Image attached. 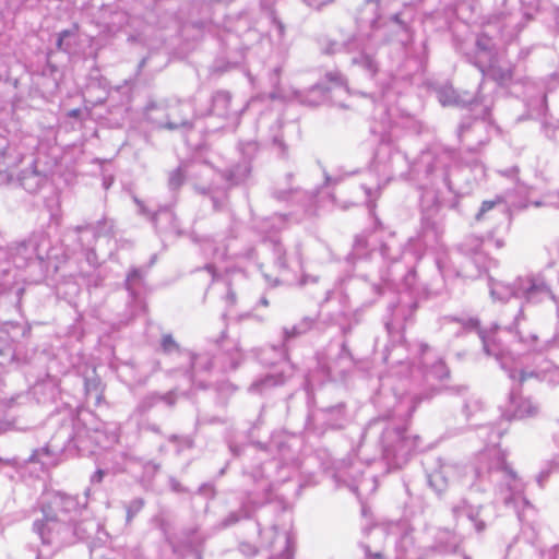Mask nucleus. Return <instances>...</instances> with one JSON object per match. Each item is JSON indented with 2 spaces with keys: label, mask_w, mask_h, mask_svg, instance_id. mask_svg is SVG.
Here are the masks:
<instances>
[{
  "label": "nucleus",
  "mask_w": 559,
  "mask_h": 559,
  "mask_svg": "<svg viewBox=\"0 0 559 559\" xmlns=\"http://www.w3.org/2000/svg\"><path fill=\"white\" fill-rule=\"evenodd\" d=\"M87 404L98 405L102 402V392L97 379H86L85 381Z\"/></svg>",
  "instance_id": "16"
},
{
  "label": "nucleus",
  "mask_w": 559,
  "mask_h": 559,
  "mask_svg": "<svg viewBox=\"0 0 559 559\" xmlns=\"http://www.w3.org/2000/svg\"><path fill=\"white\" fill-rule=\"evenodd\" d=\"M260 304H261L262 306L266 307V306H269V300H267L265 297H262V298L260 299Z\"/></svg>",
  "instance_id": "49"
},
{
  "label": "nucleus",
  "mask_w": 559,
  "mask_h": 559,
  "mask_svg": "<svg viewBox=\"0 0 559 559\" xmlns=\"http://www.w3.org/2000/svg\"><path fill=\"white\" fill-rule=\"evenodd\" d=\"M330 415L343 416V405L333 406L329 409Z\"/></svg>",
  "instance_id": "35"
},
{
  "label": "nucleus",
  "mask_w": 559,
  "mask_h": 559,
  "mask_svg": "<svg viewBox=\"0 0 559 559\" xmlns=\"http://www.w3.org/2000/svg\"><path fill=\"white\" fill-rule=\"evenodd\" d=\"M464 326L466 329L477 330L478 336L483 343L484 353L487 356L495 357L498 360H500L503 357L504 348L502 347V345L498 343L495 337L490 336L485 331L479 329V321L477 319H468L464 323Z\"/></svg>",
  "instance_id": "8"
},
{
  "label": "nucleus",
  "mask_w": 559,
  "mask_h": 559,
  "mask_svg": "<svg viewBox=\"0 0 559 559\" xmlns=\"http://www.w3.org/2000/svg\"><path fill=\"white\" fill-rule=\"evenodd\" d=\"M340 51H344V41L342 44L337 41H329L323 48V52L326 55H334Z\"/></svg>",
  "instance_id": "29"
},
{
  "label": "nucleus",
  "mask_w": 559,
  "mask_h": 559,
  "mask_svg": "<svg viewBox=\"0 0 559 559\" xmlns=\"http://www.w3.org/2000/svg\"><path fill=\"white\" fill-rule=\"evenodd\" d=\"M544 205L559 209V190L544 195Z\"/></svg>",
  "instance_id": "28"
},
{
  "label": "nucleus",
  "mask_w": 559,
  "mask_h": 559,
  "mask_svg": "<svg viewBox=\"0 0 559 559\" xmlns=\"http://www.w3.org/2000/svg\"><path fill=\"white\" fill-rule=\"evenodd\" d=\"M490 294L498 300L515 297L525 298L527 302L540 301L546 296L554 297L547 284L537 277H519L512 284L492 282Z\"/></svg>",
  "instance_id": "2"
},
{
  "label": "nucleus",
  "mask_w": 559,
  "mask_h": 559,
  "mask_svg": "<svg viewBox=\"0 0 559 559\" xmlns=\"http://www.w3.org/2000/svg\"><path fill=\"white\" fill-rule=\"evenodd\" d=\"M226 299L230 305H234L236 302V295L234 292L229 290L226 295Z\"/></svg>",
  "instance_id": "37"
},
{
  "label": "nucleus",
  "mask_w": 559,
  "mask_h": 559,
  "mask_svg": "<svg viewBox=\"0 0 559 559\" xmlns=\"http://www.w3.org/2000/svg\"><path fill=\"white\" fill-rule=\"evenodd\" d=\"M241 358H242V356H241V354L239 353V354H238V357H237V360H234V361L231 362L233 368H236V367L238 366V364H239V361L241 360Z\"/></svg>",
  "instance_id": "46"
},
{
  "label": "nucleus",
  "mask_w": 559,
  "mask_h": 559,
  "mask_svg": "<svg viewBox=\"0 0 559 559\" xmlns=\"http://www.w3.org/2000/svg\"><path fill=\"white\" fill-rule=\"evenodd\" d=\"M140 207H141V211L144 212V206L143 204L139 203Z\"/></svg>",
  "instance_id": "52"
},
{
  "label": "nucleus",
  "mask_w": 559,
  "mask_h": 559,
  "mask_svg": "<svg viewBox=\"0 0 559 559\" xmlns=\"http://www.w3.org/2000/svg\"><path fill=\"white\" fill-rule=\"evenodd\" d=\"M522 319H524V314H523V309L521 307L518 310V313L514 318V322L511 325L506 326V330L511 333H514L520 343H523V344L527 345L528 347H535V345L537 344V341H538V336L532 332L524 333L523 330L519 329L520 321Z\"/></svg>",
  "instance_id": "10"
},
{
  "label": "nucleus",
  "mask_w": 559,
  "mask_h": 559,
  "mask_svg": "<svg viewBox=\"0 0 559 559\" xmlns=\"http://www.w3.org/2000/svg\"><path fill=\"white\" fill-rule=\"evenodd\" d=\"M309 7L321 9L323 5L332 2V0H304Z\"/></svg>",
  "instance_id": "33"
},
{
  "label": "nucleus",
  "mask_w": 559,
  "mask_h": 559,
  "mask_svg": "<svg viewBox=\"0 0 559 559\" xmlns=\"http://www.w3.org/2000/svg\"><path fill=\"white\" fill-rule=\"evenodd\" d=\"M371 36L354 35L344 41V51L349 56L350 64L360 69L369 78H374L380 62L370 47Z\"/></svg>",
  "instance_id": "4"
},
{
  "label": "nucleus",
  "mask_w": 559,
  "mask_h": 559,
  "mask_svg": "<svg viewBox=\"0 0 559 559\" xmlns=\"http://www.w3.org/2000/svg\"><path fill=\"white\" fill-rule=\"evenodd\" d=\"M274 255H275V263L280 269H286L287 267V261L285 257V250L281 245L274 246Z\"/></svg>",
  "instance_id": "26"
},
{
  "label": "nucleus",
  "mask_w": 559,
  "mask_h": 559,
  "mask_svg": "<svg viewBox=\"0 0 559 559\" xmlns=\"http://www.w3.org/2000/svg\"><path fill=\"white\" fill-rule=\"evenodd\" d=\"M78 27L74 26L72 29H64L58 34L57 48L62 51H69L71 49L70 43L67 40L76 34Z\"/></svg>",
  "instance_id": "22"
},
{
  "label": "nucleus",
  "mask_w": 559,
  "mask_h": 559,
  "mask_svg": "<svg viewBox=\"0 0 559 559\" xmlns=\"http://www.w3.org/2000/svg\"><path fill=\"white\" fill-rule=\"evenodd\" d=\"M298 98L300 99V102L308 103L309 105H312V106L319 104V100H307V99L302 98L301 95H298Z\"/></svg>",
  "instance_id": "42"
},
{
  "label": "nucleus",
  "mask_w": 559,
  "mask_h": 559,
  "mask_svg": "<svg viewBox=\"0 0 559 559\" xmlns=\"http://www.w3.org/2000/svg\"><path fill=\"white\" fill-rule=\"evenodd\" d=\"M247 165H237L228 171L222 174L216 171L210 165L199 164L189 167L188 179L195 192L202 195H210L213 201V207L217 211L222 209V203L214 197L218 191V179H225L229 187L243 181L249 176Z\"/></svg>",
  "instance_id": "1"
},
{
  "label": "nucleus",
  "mask_w": 559,
  "mask_h": 559,
  "mask_svg": "<svg viewBox=\"0 0 559 559\" xmlns=\"http://www.w3.org/2000/svg\"><path fill=\"white\" fill-rule=\"evenodd\" d=\"M168 130H177L180 128H191V122L188 118L187 111L182 106L174 108L167 116V121L164 124Z\"/></svg>",
  "instance_id": "12"
},
{
  "label": "nucleus",
  "mask_w": 559,
  "mask_h": 559,
  "mask_svg": "<svg viewBox=\"0 0 559 559\" xmlns=\"http://www.w3.org/2000/svg\"><path fill=\"white\" fill-rule=\"evenodd\" d=\"M377 292L380 294V287L376 286Z\"/></svg>",
  "instance_id": "53"
},
{
  "label": "nucleus",
  "mask_w": 559,
  "mask_h": 559,
  "mask_svg": "<svg viewBox=\"0 0 559 559\" xmlns=\"http://www.w3.org/2000/svg\"><path fill=\"white\" fill-rule=\"evenodd\" d=\"M107 225V222L98 221L96 224H86L82 226H76L74 228L75 233L80 236L79 240L82 245H84V239L81 236L82 234L90 233L92 234L93 239H96L98 236H100L105 231V227Z\"/></svg>",
  "instance_id": "14"
},
{
  "label": "nucleus",
  "mask_w": 559,
  "mask_h": 559,
  "mask_svg": "<svg viewBox=\"0 0 559 559\" xmlns=\"http://www.w3.org/2000/svg\"><path fill=\"white\" fill-rule=\"evenodd\" d=\"M160 369V362L158 360L152 361V372H155Z\"/></svg>",
  "instance_id": "40"
},
{
  "label": "nucleus",
  "mask_w": 559,
  "mask_h": 559,
  "mask_svg": "<svg viewBox=\"0 0 559 559\" xmlns=\"http://www.w3.org/2000/svg\"><path fill=\"white\" fill-rule=\"evenodd\" d=\"M483 240L477 236H468L460 245V250L468 255H474L480 252Z\"/></svg>",
  "instance_id": "17"
},
{
  "label": "nucleus",
  "mask_w": 559,
  "mask_h": 559,
  "mask_svg": "<svg viewBox=\"0 0 559 559\" xmlns=\"http://www.w3.org/2000/svg\"><path fill=\"white\" fill-rule=\"evenodd\" d=\"M326 78L330 80V81H333V82H338L341 80V74L338 72H335V73H328L326 74Z\"/></svg>",
  "instance_id": "36"
},
{
  "label": "nucleus",
  "mask_w": 559,
  "mask_h": 559,
  "mask_svg": "<svg viewBox=\"0 0 559 559\" xmlns=\"http://www.w3.org/2000/svg\"><path fill=\"white\" fill-rule=\"evenodd\" d=\"M495 74L497 75V79L501 83L508 82L512 79V70L511 69L501 70L499 73L496 72Z\"/></svg>",
  "instance_id": "32"
},
{
  "label": "nucleus",
  "mask_w": 559,
  "mask_h": 559,
  "mask_svg": "<svg viewBox=\"0 0 559 559\" xmlns=\"http://www.w3.org/2000/svg\"><path fill=\"white\" fill-rule=\"evenodd\" d=\"M509 419H523L535 417L539 414V407L530 397L511 393L507 408Z\"/></svg>",
  "instance_id": "6"
},
{
  "label": "nucleus",
  "mask_w": 559,
  "mask_h": 559,
  "mask_svg": "<svg viewBox=\"0 0 559 559\" xmlns=\"http://www.w3.org/2000/svg\"><path fill=\"white\" fill-rule=\"evenodd\" d=\"M94 257H95V252H94V250H88V251H87V254H86V258H87V261H88L90 263H92V262H93Z\"/></svg>",
  "instance_id": "43"
},
{
  "label": "nucleus",
  "mask_w": 559,
  "mask_h": 559,
  "mask_svg": "<svg viewBox=\"0 0 559 559\" xmlns=\"http://www.w3.org/2000/svg\"><path fill=\"white\" fill-rule=\"evenodd\" d=\"M145 63H146V58H144V59H142V60H141V62H140V64H139V68H140V69H141V68H143V67L145 66Z\"/></svg>",
  "instance_id": "51"
},
{
  "label": "nucleus",
  "mask_w": 559,
  "mask_h": 559,
  "mask_svg": "<svg viewBox=\"0 0 559 559\" xmlns=\"http://www.w3.org/2000/svg\"><path fill=\"white\" fill-rule=\"evenodd\" d=\"M428 377L437 380H445L450 376V370L443 360L436 361L428 370Z\"/></svg>",
  "instance_id": "18"
},
{
  "label": "nucleus",
  "mask_w": 559,
  "mask_h": 559,
  "mask_svg": "<svg viewBox=\"0 0 559 559\" xmlns=\"http://www.w3.org/2000/svg\"><path fill=\"white\" fill-rule=\"evenodd\" d=\"M495 246H496L497 248H502V247L504 246V242H503V240H502V239H496V240H495Z\"/></svg>",
  "instance_id": "45"
},
{
  "label": "nucleus",
  "mask_w": 559,
  "mask_h": 559,
  "mask_svg": "<svg viewBox=\"0 0 559 559\" xmlns=\"http://www.w3.org/2000/svg\"><path fill=\"white\" fill-rule=\"evenodd\" d=\"M141 280V273L139 270L134 269L132 270L128 276H127V281H126V286H127V289L132 292V285L140 281Z\"/></svg>",
  "instance_id": "30"
},
{
  "label": "nucleus",
  "mask_w": 559,
  "mask_h": 559,
  "mask_svg": "<svg viewBox=\"0 0 559 559\" xmlns=\"http://www.w3.org/2000/svg\"><path fill=\"white\" fill-rule=\"evenodd\" d=\"M27 250V243L23 242L19 246L17 252L24 254Z\"/></svg>",
  "instance_id": "41"
},
{
  "label": "nucleus",
  "mask_w": 559,
  "mask_h": 559,
  "mask_svg": "<svg viewBox=\"0 0 559 559\" xmlns=\"http://www.w3.org/2000/svg\"><path fill=\"white\" fill-rule=\"evenodd\" d=\"M310 93L311 94H320L321 96L323 95V90L320 85H316L313 86L311 90H310Z\"/></svg>",
  "instance_id": "39"
},
{
  "label": "nucleus",
  "mask_w": 559,
  "mask_h": 559,
  "mask_svg": "<svg viewBox=\"0 0 559 559\" xmlns=\"http://www.w3.org/2000/svg\"><path fill=\"white\" fill-rule=\"evenodd\" d=\"M246 107L247 105L239 110L233 109L230 93L227 91H217L213 94L211 99L210 115L236 123Z\"/></svg>",
  "instance_id": "5"
},
{
  "label": "nucleus",
  "mask_w": 559,
  "mask_h": 559,
  "mask_svg": "<svg viewBox=\"0 0 559 559\" xmlns=\"http://www.w3.org/2000/svg\"><path fill=\"white\" fill-rule=\"evenodd\" d=\"M511 379H518L520 383H523L530 378H536V379H543L544 372L543 371H536V370H528V369H522V370H511L509 373Z\"/></svg>",
  "instance_id": "19"
},
{
  "label": "nucleus",
  "mask_w": 559,
  "mask_h": 559,
  "mask_svg": "<svg viewBox=\"0 0 559 559\" xmlns=\"http://www.w3.org/2000/svg\"><path fill=\"white\" fill-rule=\"evenodd\" d=\"M275 24H276L280 35H283L284 34V25L278 21H276Z\"/></svg>",
  "instance_id": "44"
},
{
  "label": "nucleus",
  "mask_w": 559,
  "mask_h": 559,
  "mask_svg": "<svg viewBox=\"0 0 559 559\" xmlns=\"http://www.w3.org/2000/svg\"><path fill=\"white\" fill-rule=\"evenodd\" d=\"M96 477H97V480L98 481H102L103 477H104V472L102 469H98L96 472Z\"/></svg>",
  "instance_id": "47"
},
{
  "label": "nucleus",
  "mask_w": 559,
  "mask_h": 559,
  "mask_svg": "<svg viewBox=\"0 0 559 559\" xmlns=\"http://www.w3.org/2000/svg\"><path fill=\"white\" fill-rule=\"evenodd\" d=\"M369 26L374 36H379L386 43H397L406 46L412 41V31L408 21L403 13H394L384 16L383 13H377L370 19Z\"/></svg>",
  "instance_id": "3"
},
{
  "label": "nucleus",
  "mask_w": 559,
  "mask_h": 559,
  "mask_svg": "<svg viewBox=\"0 0 559 559\" xmlns=\"http://www.w3.org/2000/svg\"><path fill=\"white\" fill-rule=\"evenodd\" d=\"M383 1L384 0H367V5L366 8H364V11H367V8L371 7V9L374 11V16L377 15V13H383L380 7V3Z\"/></svg>",
  "instance_id": "31"
},
{
  "label": "nucleus",
  "mask_w": 559,
  "mask_h": 559,
  "mask_svg": "<svg viewBox=\"0 0 559 559\" xmlns=\"http://www.w3.org/2000/svg\"><path fill=\"white\" fill-rule=\"evenodd\" d=\"M316 324V319L311 317L302 318L297 324L292 328H284V341H289L290 338L298 337L300 335L306 334L310 330L313 329Z\"/></svg>",
  "instance_id": "13"
},
{
  "label": "nucleus",
  "mask_w": 559,
  "mask_h": 559,
  "mask_svg": "<svg viewBox=\"0 0 559 559\" xmlns=\"http://www.w3.org/2000/svg\"><path fill=\"white\" fill-rule=\"evenodd\" d=\"M160 401H165L168 405H171L174 403L171 394H168L166 396H157L154 394L145 397L139 407L141 409H147Z\"/></svg>",
  "instance_id": "23"
},
{
  "label": "nucleus",
  "mask_w": 559,
  "mask_h": 559,
  "mask_svg": "<svg viewBox=\"0 0 559 559\" xmlns=\"http://www.w3.org/2000/svg\"><path fill=\"white\" fill-rule=\"evenodd\" d=\"M212 255L216 259H225L227 255V249L226 247L223 248H214L212 251Z\"/></svg>",
  "instance_id": "34"
},
{
  "label": "nucleus",
  "mask_w": 559,
  "mask_h": 559,
  "mask_svg": "<svg viewBox=\"0 0 559 559\" xmlns=\"http://www.w3.org/2000/svg\"><path fill=\"white\" fill-rule=\"evenodd\" d=\"M368 239L365 234L357 235L354 240L353 251L357 258H364L367 255Z\"/></svg>",
  "instance_id": "21"
},
{
  "label": "nucleus",
  "mask_w": 559,
  "mask_h": 559,
  "mask_svg": "<svg viewBox=\"0 0 559 559\" xmlns=\"http://www.w3.org/2000/svg\"><path fill=\"white\" fill-rule=\"evenodd\" d=\"M21 185L29 192H36L46 181V176L34 168L25 169L20 178Z\"/></svg>",
  "instance_id": "11"
},
{
  "label": "nucleus",
  "mask_w": 559,
  "mask_h": 559,
  "mask_svg": "<svg viewBox=\"0 0 559 559\" xmlns=\"http://www.w3.org/2000/svg\"><path fill=\"white\" fill-rule=\"evenodd\" d=\"M477 45H478V47H479V48H481V49H486V48H487V47H486V45L483 43V39H478V40H477Z\"/></svg>",
  "instance_id": "50"
},
{
  "label": "nucleus",
  "mask_w": 559,
  "mask_h": 559,
  "mask_svg": "<svg viewBox=\"0 0 559 559\" xmlns=\"http://www.w3.org/2000/svg\"><path fill=\"white\" fill-rule=\"evenodd\" d=\"M500 201H501L500 199H497V200H495V201H484V202L481 203V206H480V209H479L478 213L476 214V219H477V221H480L481 218H484L485 214H486L488 211L492 210V209L495 207V205H496L497 203H499Z\"/></svg>",
  "instance_id": "27"
},
{
  "label": "nucleus",
  "mask_w": 559,
  "mask_h": 559,
  "mask_svg": "<svg viewBox=\"0 0 559 559\" xmlns=\"http://www.w3.org/2000/svg\"><path fill=\"white\" fill-rule=\"evenodd\" d=\"M189 167L180 165L168 175V187L170 190H178L188 179Z\"/></svg>",
  "instance_id": "15"
},
{
  "label": "nucleus",
  "mask_w": 559,
  "mask_h": 559,
  "mask_svg": "<svg viewBox=\"0 0 559 559\" xmlns=\"http://www.w3.org/2000/svg\"><path fill=\"white\" fill-rule=\"evenodd\" d=\"M533 205H534V206H536V207L545 206V205H544V199H543V200H539V201H534V202H533Z\"/></svg>",
  "instance_id": "48"
},
{
  "label": "nucleus",
  "mask_w": 559,
  "mask_h": 559,
  "mask_svg": "<svg viewBox=\"0 0 559 559\" xmlns=\"http://www.w3.org/2000/svg\"><path fill=\"white\" fill-rule=\"evenodd\" d=\"M205 270L211 274L212 281H214L215 275H216L215 267L212 264H207L205 266Z\"/></svg>",
  "instance_id": "38"
},
{
  "label": "nucleus",
  "mask_w": 559,
  "mask_h": 559,
  "mask_svg": "<svg viewBox=\"0 0 559 559\" xmlns=\"http://www.w3.org/2000/svg\"><path fill=\"white\" fill-rule=\"evenodd\" d=\"M438 99L443 106L464 107L472 102L466 93L459 94L452 86H442L438 90Z\"/></svg>",
  "instance_id": "9"
},
{
  "label": "nucleus",
  "mask_w": 559,
  "mask_h": 559,
  "mask_svg": "<svg viewBox=\"0 0 559 559\" xmlns=\"http://www.w3.org/2000/svg\"><path fill=\"white\" fill-rule=\"evenodd\" d=\"M15 163H8L5 153H0V182L8 181L11 177L10 169Z\"/></svg>",
  "instance_id": "24"
},
{
  "label": "nucleus",
  "mask_w": 559,
  "mask_h": 559,
  "mask_svg": "<svg viewBox=\"0 0 559 559\" xmlns=\"http://www.w3.org/2000/svg\"><path fill=\"white\" fill-rule=\"evenodd\" d=\"M288 376L284 371L276 373H267L257 378L249 386L248 391L252 394L266 395L270 394L275 388L283 385Z\"/></svg>",
  "instance_id": "7"
},
{
  "label": "nucleus",
  "mask_w": 559,
  "mask_h": 559,
  "mask_svg": "<svg viewBox=\"0 0 559 559\" xmlns=\"http://www.w3.org/2000/svg\"><path fill=\"white\" fill-rule=\"evenodd\" d=\"M379 252L384 260L395 261L400 258V250L392 242L384 241L379 247Z\"/></svg>",
  "instance_id": "20"
},
{
  "label": "nucleus",
  "mask_w": 559,
  "mask_h": 559,
  "mask_svg": "<svg viewBox=\"0 0 559 559\" xmlns=\"http://www.w3.org/2000/svg\"><path fill=\"white\" fill-rule=\"evenodd\" d=\"M160 346L165 354H170L173 352L179 350L178 343L174 340V337L170 334L163 335Z\"/></svg>",
  "instance_id": "25"
}]
</instances>
